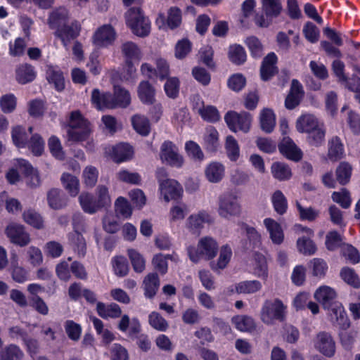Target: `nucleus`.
I'll return each mask as SVG.
<instances>
[{"instance_id":"49","label":"nucleus","mask_w":360,"mask_h":360,"mask_svg":"<svg viewBox=\"0 0 360 360\" xmlns=\"http://www.w3.org/2000/svg\"><path fill=\"white\" fill-rule=\"evenodd\" d=\"M61 181L65 189L72 196H75L79 192V181L75 176L70 174H63Z\"/></svg>"},{"instance_id":"40","label":"nucleus","mask_w":360,"mask_h":360,"mask_svg":"<svg viewBox=\"0 0 360 360\" xmlns=\"http://www.w3.org/2000/svg\"><path fill=\"white\" fill-rule=\"evenodd\" d=\"M235 288L238 294H253L261 290L262 284L256 280L245 281L236 283Z\"/></svg>"},{"instance_id":"12","label":"nucleus","mask_w":360,"mask_h":360,"mask_svg":"<svg viewBox=\"0 0 360 360\" xmlns=\"http://www.w3.org/2000/svg\"><path fill=\"white\" fill-rule=\"evenodd\" d=\"M304 96V90L302 84L297 79H292L290 92L285 101V105L288 109L292 110L297 107Z\"/></svg>"},{"instance_id":"19","label":"nucleus","mask_w":360,"mask_h":360,"mask_svg":"<svg viewBox=\"0 0 360 360\" xmlns=\"http://www.w3.org/2000/svg\"><path fill=\"white\" fill-rule=\"evenodd\" d=\"M321 124L313 115L304 114L297 120L296 129L300 133L308 134Z\"/></svg>"},{"instance_id":"36","label":"nucleus","mask_w":360,"mask_h":360,"mask_svg":"<svg viewBox=\"0 0 360 360\" xmlns=\"http://www.w3.org/2000/svg\"><path fill=\"white\" fill-rule=\"evenodd\" d=\"M271 171L273 176L278 181L288 180L292 176L291 169L283 162H274Z\"/></svg>"},{"instance_id":"39","label":"nucleus","mask_w":360,"mask_h":360,"mask_svg":"<svg viewBox=\"0 0 360 360\" xmlns=\"http://www.w3.org/2000/svg\"><path fill=\"white\" fill-rule=\"evenodd\" d=\"M328 158L332 161H337L343 157L344 148L339 137L335 136L328 143Z\"/></svg>"},{"instance_id":"46","label":"nucleus","mask_w":360,"mask_h":360,"mask_svg":"<svg viewBox=\"0 0 360 360\" xmlns=\"http://www.w3.org/2000/svg\"><path fill=\"white\" fill-rule=\"evenodd\" d=\"M24 221L37 229L44 228V221L39 214L33 210H25L22 214Z\"/></svg>"},{"instance_id":"56","label":"nucleus","mask_w":360,"mask_h":360,"mask_svg":"<svg viewBox=\"0 0 360 360\" xmlns=\"http://www.w3.org/2000/svg\"><path fill=\"white\" fill-rule=\"evenodd\" d=\"M352 174V167L347 162H341L336 169L337 181L342 185L347 184Z\"/></svg>"},{"instance_id":"32","label":"nucleus","mask_w":360,"mask_h":360,"mask_svg":"<svg viewBox=\"0 0 360 360\" xmlns=\"http://www.w3.org/2000/svg\"><path fill=\"white\" fill-rule=\"evenodd\" d=\"M15 74L16 80L22 84L30 82L35 78L34 68L28 64L19 65L15 70Z\"/></svg>"},{"instance_id":"37","label":"nucleus","mask_w":360,"mask_h":360,"mask_svg":"<svg viewBox=\"0 0 360 360\" xmlns=\"http://www.w3.org/2000/svg\"><path fill=\"white\" fill-rule=\"evenodd\" d=\"M134 129L139 134L146 136L150 131V126L148 119L141 115H135L131 117Z\"/></svg>"},{"instance_id":"45","label":"nucleus","mask_w":360,"mask_h":360,"mask_svg":"<svg viewBox=\"0 0 360 360\" xmlns=\"http://www.w3.org/2000/svg\"><path fill=\"white\" fill-rule=\"evenodd\" d=\"M271 201L274 208L278 214L282 215L286 212L288 209L287 199L281 191L277 190L273 193Z\"/></svg>"},{"instance_id":"4","label":"nucleus","mask_w":360,"mask_h":360,"mask_svg":"<svg viewBox=\"0 0 360 360\" xmlns=\"http://www.w3.org/2000/svg\"><path fill=\"white\" fill-rule=\"evenodd\" d=\"M286 307L279 299L266 300L262 304L260 318L266 325H274L275 321H283L285 316Z\"/></svg>"},{"instance_id":"21","label":"nucleus","mask_w":360,"mask_h":360,"mask_svg":"<svg viewBox=\"0 0 360 360\" xmlns=\"http://www.w3.org/2000/svg\"><path fill=\"white\" fill-rule=\"evenodd\" d=\"M96 311L98 314L104 319L109 318L116 319L120 317L122 314L120 307L114 302L108 304L101 302H97Z\"/></svg>"},{"instance_id":"10","label":"nucleus","mask_w":360,"mask_h":360,"mask_svg":"<svg viewBox=\"0 0 360 360\" xmlns=\"http://www.w3.org/2000/svg\"><path fill=\"white\" fill-rule=\"evenodd\" d=\"M6 234L11 243L20 247H24L30 243V234L25 230V227L17 223H10L6 230Z\"/></svg>"},{"instance_id":"33","label":"nucleus","mask_w":360,"mask_h":360,"mask_svg":"<svg viewBox=\"0 0 360 360\" xmlns=\"http://www.w3.org/2000/svg\"><path fill=\"white\" fill-rule=\"evenodd\" d=\"M232 323L235 327L243 332H252L256 328L254 319L246 315H239L232 318Z\"/></svg>"},{"instance_id":"51","label":"nucleus","mask_w":360,"mask_h":360,"mask_svg":"<svg viewBox=\"0 0 360 360\" xmlns=\"http://www.w3.org/2000/svg\"><path fill=\"white\" fill-rule=\"evenodd\" d=\"M128 255L134 270L136 273H142L146 268V261L143 256L136 250L133 249L128 250Z\"/></svg>"},{"instance_id":"23","label":"nucleus","mask_w":360,"mask_h":360,"mask_svg":"<svg viewBox=\"0 0 360 360\" xmlns=\"http://www.w3.org/2000/svg\"><path fill=\"white\" fill-rule=\"evenodd\" d=\"M160 287V279L156 273L148 274L143 279L144 295L149 299L154 297Z\"/></svg>"},{"instance_id":"41","label":"nucleus","mask_w":360,"mask_h":360,"mask_svg":"<svg viewBox=\"0 0 360 360\" xmlns=\"http://www.w3.org/2000/svg\"><path fill=\"white\" fill-rule=\"evenodd\" d=\"M23 352L15 345H9L0 352V360H22Z\"/></svg>"},{"instance_id":"58","label":"nucleus","mask_w":360,"mask_h":360,"mask_svg":"<svg viewBox=\"0 0 360 360\" xmlns=\"http://www.w3.org/2000/svg\"><path fill=\"white\" fill-rule=\"evenodd\" d=\"M96 201L104 208L110 205L111 199L109 195L108 188L103 185H99L96 190Z\"/></svg>"},{"instance_id":"25","label":"nucleus","mask_w":360,"mask_h":360,"mask_svg":"<svg viewBox=\"0 0 360 360\" xmlns=\"http://www.w3.org/2000/svg\"><path fill=\"white\" fill-rule=\"evenodd\" d=\"M155 89L148 81H142L138 86V96L141 101L147 105L155 102Z\"/></svg>"},{"instance_id":"53","label":"nucleus","mask_w":360,"mask_h":360,"mask_svg":"<svg viewBox=\"0 0 360 360\" xmlns=\"http://www.w3.org/2000/svg\"><path fill=\"white\" fill-rule=\"evenodd\" d=\"M297 246L298 250L304 255H311L316 251V247L309 237L299 238L297 241Z\"/></svg>"},{"instance_id":"43","label":"nucleus","mask_w":360,"mask_h":360,"mask_svg":"<svg viewBox=\"0 0 360 360\" xmlns=\"http://www.w3.org/2000/svg\"><path fill=\"white\" fill-rule=\"evenodd\" d=\"M246 53L244 48L240 45H232L229 49V58L236 65H241L246 60Z\"/></svg>"},{"instance_id":"27","label":"nucleus","mask_w":360,"mask_h":360,"mask_svg":"<svg viewBox=\"0 0 360 360\" xmlns=\"http://www.w3.org/2000/svg\"><path fill=\"white\" fill-rule=\"evenodd\" d=\"M68 238L70 245L78 255L84 257L86 252V243L84 236L77 230H74L68 234Z\"/></svg>"},{"instance_id":"18","label":"nucleus","mask_w":360,"mask_h":360,"mask_svg":"<svg viewBox=\"0 0 360 360\" xmlns=\"http://www.w3.org/2000/svg\"><path fill=\"white\" fill-rule=\"evenodd\" d=\"M210 221V215L207 212L202 210L197 214H191L187 219V227L193 233H198L200 230L202 229L203 224Z\"/></svg>"},{"instance_id":"13","label":"nucleus","mask_w":360,"mask_h":360,"mask_svg":"<svg viewBox=\"0 0 360 360\" xmlns=\"http://www.w3.org/2000/svg\"><path fill=\"white\" fill-rule=\"evenodd\" d=\"M115 39V32L110 25H103L99 28L93 37L94 44L98 46H104L111 44Z\"/></svg>"},{"instance_id":"52","label":"nucleus","mask_w":360,"mask_h":360,"mask_svg":"<svg viewBox=\"0 0 360 360\" xmlns=\"http://www.w3.org/2000/svg\"><path fill=\"white\" fill-rule=\"evenodd\" d=\"M12 139L17 147L24 148L28 143V135L24 128L18 126L12 130Z\"/></svg>"},{"instance_id":"42","label":"nucleus","mask_w":360,"mask_h":360,"mask_svg":"<svg viewBox=\"0 0 360 360\" xmlns=\"http://www.w3.org/2000/svg\"><path fill=\"white\" fill-rule=\"evenodd\" d=\"M131 98L128 91L120 87H115L114 95H112V101L115 108H125L130 103Z\"/></svg>"},{"instance_id":"50","label":"nucleus","mask_w":360,"mask_h":360,"mask_svg":"<svg viewBox=\"0 0 360 360\" xmlns=\"http://www.w3.org/2000/svg\"><path fill=\"white\" fill-rule=\"evenodd\" d=\"M228 158L231 161H236L240 156V149L237 141L232 136H228L225 144Z\"/></svg>"},{"instance_id":"1","label":"nucleus","mask_w":360,"mask_h":360,"mask_svg":"<svg viewBox=\"0 0 360 360\" xmlns=\"http://www.w3.org/2000/svg\"><path fill=\"white\" fill-rule=\"evenodd\" d=\"M67 134L68 141H89L92 134V126L87 120L82 117L79 111H74L70 114ZM87 143L89 148L92 149L91 143L89 142Z\"/></svg>"},{"instance_id":"62","label":"nucleus","mask_w":360,"mask_h":360,"mask_svg":"<svg viewBox=\"0 0 360 360\" xmlns=\"http://www.w3.org/2000/svg\"><path fill=\"white\" fill-rule=\"evenodd\" d=\"M309 267L312 270L314 276H323L328 269L326 262L321 258H314L309 264Z\"/></svg>"},{"instance_id":"57","label":"nucleus","mask_w":360,"mask_h":360,"mask_svg":"<svg viewBox=\"0 0 360 360\" xmlns=\"http://www.w3.org/2000/svg\"><path fill=\"white\" fill-rule=\"evenodd\" d=\"M245 44L252 57H262L263 55V46L258 38L254 36L249 37L246 39Z\"/></svg>"},{"instance_id":"14","label":"nucleus","mask_w":360,"mask_h":360,"mask_svg":"<svg viewBox=\"0 0 360 360\" xmlns=\"http://www.w3.org/2000/svg\"><path fill=\"white\" fill-rule=\"evenodd\" d=\"M71 21L69 18V12L65 7H59L53 10L49 15L48 23L53 30H58L61 26Z\"/></svg>"},{"instance_id":"8","label":"nucleus","mask_w":360,"mask_h":360,"mask_svg":"<svg viewBox=\"0 0 360 360\" xmlns=\"http://www.w3.org/2000/svg\"><path fill=\"white\" fill-rule=\"evenodd\" d=\"M313 345L316 351L326 357H332L335 354V341L328 332L317 333L313 339Z\"/></svg>"},{"instance_id":"60","label":"nucleus","mask_w":360,"mask_h":360,"mask_svg":"<svg viewBox=\"0 0 360 360\" xmlns=\"http://www.w3.org/2000/svg\"><path fill=\"white\" fill-rule=\"evenodd\" d=\"M47 79L50 83L54 84L58 91H62L65 87L64 77L63 73L58 70L49 69L47 71Z\"/></svg>"},{"instance_id":"20","label":"nucleus","mask_w":360,"mask_h":360,"mask_svg":"<svg viewBox=\"0 0 360 360\" xmlns=\"http://www.w3.org/2000/svg\"><path fill=\"white\" fill-rule=\"evenodd\" d=\"M264 224L272 242L276 245L281 244L284 240V234L281 224L271 218H266Z\"/></svg>"},{"instance_id":"16","label":"nucleus","mask_w":360,"mask_h":360,"mask_svg":"<svg viewBox=\"0 0 360 360\" xmlns=\"http://www.w3.org/2000/svg\"><path fill=\"white\" fill-rule=\"evenodd\" d=\"M277 56L274 52H271L264 58L260 68L261 77L263 80H269L278 72L276 66Z\"/></svg>"},{"instance_id":"59","label":"nucleus","mask_w":360,"mask_h":360,"mask_svg":"<svg viewBox=\"0 0 360 360\" xmlns=\"http://www.w3.org/2000/svg\"><path fill=\"white\" fill-rule=\"evenodd\" d=\"M340 276L347 284L355 288L360 287V281L355 271L350 268L345 267L340 271Z\"/></svg>"},{"instance_id":"44","label":"nucleus","mask_w":360,"mask_h":360,"mask_svg":"<svg viewBox=\"0 0 360 360\" xmlns=\"http://www.w3.org/2000/svg\"><path fill=\"white\" fill-rule=\"evenodd\" d=\"M217 131L212 127L207 129L204 136L205 148L209 151H215L219 147V138Z\"/></svg>"},{"instance_id":"48","label":"nucleus","mask_w":360,"mask_h":360,"mask_svg":"<svg viewBox=\"0 0 360 360\" xmlns=\"http://www.w3.org/2000/svg\"><path fill=\"white\" fill-rule=\"evenodd\" d=\"M307 140L310 145L318 147L325 140L326 130L323 124H320L316 129L308 133Z\"/></svg>"},{"instance_id":"11","label":"nucleus","mask_w":360,"mask_h":360,"mask_svg":"<svg viewBox=\"0 0 360 360\" xmlns=\"http://www.w3.org/2000/svg\"><path fill=\"white\" fill-rule=\"evenodd\" d=\"M330 307V317L333 324L340 329L347 330L350 326V322L342 305L340 303H333Z\"/></svg>"},{"instance_id":"26","label":"nucleus","mask_w":360,"mask_h":360,"mask_svg":"<svg viewBox=\"0 0 360 360\" xmlns=\"http://www.w3.org/2000/svg\"><path fill=\"white\" fill-rule=\"evenodd\" d=\"M91 101L98 109L115 108L114 103L112 101V94L110 93L101 94L98 89H94L92 91Z\"/></svg>"},{"instance_id":"22","label":"nucleus","mask_w":360,"mask_h":360,"mask_svg":"<svg viewBox=\"0 0 360 360\" xmlns=\"http://www.w3.org/2000/svg\"><path fill=\"white\" fill-rule=\"evenodd\" d=\"M225 167L218 162H210L205 169L206 179L211 183H218L224 176Z\"/></svg>"},{"instance_id":"6","label":"nucleus","mask_w":360,"mask_h":360,"mask_svg":"<svg viewBox=\"0 0 360 360\" xmlns=\"http://www.w3.org/2000/svg\"><path fill=\"white\" fill-rule=\"evenodd\" d=\"M240 212V206L236 196L230 192L224 193L219 198L218 213L225 219L237 216Z\"/></svg>"},{"instance_id":"35","label":"nucleus","mask_w":360,"mask_h":360,"mask_svg":"<svg viewBox=\"0 0 360 360\" xmlns=\"http://www.w3.org/2000/svg\"><path fill=\"white\" fill-rule=\"evenodd\" d=\"M122 53L127 60H140L142 56L139 47L132 41H126L122 44Z\"/></svg>"},{"instance_id":"3","label":"nucleus","mask_w":360,"mask_h":360,"mask_svg":"<svg viewBox=\"0 0 360 360\" xmlns=\"http://www.w3.org/2000/svg\"><path fill=\"white\" fill-rule=\"evenodd\" d=\"M127 25L138 37H145L150 32V22L139 8L133 7L125 13Z\"/></svg>"},{"instance_id":"54","label":"nucleus","mask_w":360,"mask_h":360,"mask_svg":"<svg viewBox=\"0 0 360 360\" xmlns=\"http://www.w3.org/2000/svg\"><path fill=\"white\" fill-rule=\"evenodd\" d=\"M255 274L258 277L266 278L268 275L267 264L264 255L259 253L255 254Z\"/></svg>"},{"instance_id":"28","label":"nucleus","mask_w":360,"mask_h":360,"mask_svg":"<svg viewBox=\"0 0 360 360\" xmlns=\"http://www.w3.org/2000/svg\"><path fill=\"white\" fill-rule=\"evenodd\" d=\"M231 256V248L228 245L221 246L219 250V256L217 261L210 262L211 269L214 271L225 269L229 263Z\"/></svg>"},{"instance_id":"29","label":"nucleus","mask_w":360,"mask_h":360,"mask_svg":"<svg viewBox=\"0 0 360 360\" xmlns=\"http://www.w3.org/2000/svg\"><path fill=\"white\" fill-rule=\"evenodd\" d=\"M47 201L49 207L53 210L62 209L67 204L65 195L57 188H52L48 192Z\"/></svg>"},{"instance_id":"17","label":"nucleus","mask_w":360,"mask_h":360,"mask_svg":"<svg viewBox=\"0 0 360 360\" xmlns=\"http://www.w3.org/2000/svg\"><path fill=\"white\" fill-rule=\"evenodd\" d=\"M160 190L167 202L179 198L183 192L181 186L174 179L162 184Z\"/></svg>"},{"instance_id":"64","label":"nucleus","mask_w":360,"mask_h":360,"mask_svg":"<svg viewBox=\"0 0 360 360\" xmlns=\"http://www.w3.org/2000/svg\"><path fill=\"white\" fill-rule=\"evenodd\" d=\"M181 22V11L177 7H171L168 11L167 23L170 29H174Z\"/></svg>"},{"instance_id":"55","label":"nucleus","mask_w":360,"mask_h":360,"mask_svg":"<svg viewBox=\"0 0 360 360\" xmlns=\"http://www.w3.org/2000/svg\"><path fill=\"white\" fill-rule=\"evenodd\" d=\"M244 228L247 238L249 240V247H248V248L255 249L256 248H259L262 245L260 234L254 227L245 224Z\"/></svg>"},{"instance_id":"38","label":"nucleus","mask_w":360,"mask_h":360,"mask_svg":"<svg viewBox=\"0 0 360 360\" xmlns=\"http://www.w3.org/2000/svg\"><path fill=\"white\" fill-rule=\"evenodd\" d=\"M262 11L267 18H276L282 11L280 0H262Z\"/></svg>"},{"instance_id":"30","label":"nucleus","mask_w":360,"mask_h":360,"mask_svg":"<svg viewBox=\"0 0 360 360\" xmlns=\"http://www.w3.org/2000/svg\"><path fill=\"white\" fill-rule=\"evenodd\" d=\"M133 149L127 143H120L112 148V157L115 162H121L131 158Z\"/></svg>"},{"instance_id":"34","label":"nucleus","mask_w":360,"mask_h":360,"mask_svg":"<svg viewBox=\"0 0 360 360\" xmlns=\"http://www.w3.org/2000/svg\"><path fill=\"white\" fill-rule=\"evenodd\" d=\"M276 125V116L272 110L264 108L260 113V126L266 133H271Z\"/></svg>"},{"instance_id":"7","label":"nucleus","mask_w":360,"mask_h":360,"mask_svg":"<svg viewBox=\"0 0 360 360\" xmlns=\"http://www.w3.org/2000/svg\"><path fill=\"white\" fill-rule=\"evenodd\" d=\"M224 120L232 131L236 132L238 130H240L246 133L250 129L252 117L247 112L243 111L238 113L234 111H230L225 115Z\"/></svg>"},{"instance_id":"9","label":"nucleus","mask_w":360,"mask_h":360,"mask_svg":"<svg viewBox=\"0 0 360 360\" xmlns=\"http://www.w3.org/2000/svg\"><path fill=\"white\" fill-rule=\"evenodd\" d=\"M80 25L76 20H71L55 31V36L59 38L66 49L70 42L75 39L80 32Z\"/></svg>"},{"instance_id":"63","label":"nucleus","mask_w":360,"mask_h":360,"mask_svg":"<svg viewBox=\"0 0 360 360\" xmlns=\"http://www.w3.org/2000/svg\"><path fill=\"white\" fill-rule=\"evenodd\" d=\"M98 172L96 167H86L83 171L84 183L87 187H94L98 180Z\"/></svg>"},{"instance_id":"15","label":"nucleus","mask_w":360,"mask_h":360,"mask_svg":"<svg viewBox=\"0 0 360 360\" xmlns=\"http://www.w3.org/2000/svg\"><path fill=\"white\" fill-rule=\"evenodd\" d=\"M280 152L285 155L288 159L294 161H298L302 158V152L297 148L293 141L286 136L283 139L278 145Z\"/></svg>"},{"instance_id":"5","label":"nucleus","mask_w":360,"mask_h":360,"mask_svg":"<svg viewBox=\"0 0 360 360\" xmlns=\"http://www.w3.org/2000/svg\"><path fill=\"white\" fill-rule=\"evenodd\" d=\"M160 158L162 163L176 168H181L184 158L180 154L178 147L170 141H165L160 148Z\"/></svg>"},{"instance_id":"24","label":"nucleus","mask_w":360,"mask_h":360,"mask_svg":"<svg viewBox=\"0 0 360 360\" xmlns=\"http://www.w3.org/2000/svg\"><path fill=\"white\" fill-rule=\"evenodd\" d=\"M79 200L83 211L89 214H95L103 208L95 197L89 193H82Z\"/></svg>"},{"instance_id":"47","label":"nucleus","mask_w":360,"mask_h":360,"mask_svg":"<svg viewBox=\"0 0 360 360\" xmlns=\"http://www.w3.org/2000/svg\"><path fill=\"white\" fill-rule=\"evenodd\" d=\"M185 150L188 156L194 161L202 162L205 158L200 146L193 141H188L185 143Z\"/></svg>"},{"instance_id":"2","label":"nucleus","mask_w":360,"mask_h":360,"mask_svg":"<svg viewBox=\"0 0 360 360\" xmlns=\"http://www.w3.org/2000/svg\"><path fill=\"white\" fill-rule=\"evenodd\" d=\"M187 252L190 259L194 263H198L201 259L210 260L217 255L218 244L212 237H203L199 240L197 248L189 247Z\"/></svg>"},{"instance_id":"31","label":"nucleus","mask_w":360,"mask_h":360,"mask_svg":"<svg viewBox=\"0 0 360 360\" xmlns=\"http://www.w3.org/2000/svg\"><path fill=\"white\" fill-rule=\"evenodd\" d=\"M335 296V290L328 286L320 287L314 294L316 300L321 302L325 308H329L333 304L331 302Z\"/></svg>"},{"instance_id":"61","label":"nucleus","mask_w":360,"mask_h":360,"mask_svg":"<svg viewBox=\"0 0 360 360\" xmlns=\"http://www.w3.org/2000/svg\"><path fill=\"white\" fill-rule=\"evenodd\" d=\"M148 319L150 325L159 331H165L169 326L167 321L158 312L153 311Z\"/></svg>"}]
</instances>
